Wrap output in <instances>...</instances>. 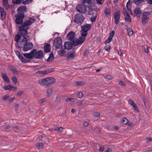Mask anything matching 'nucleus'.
Masks as SVG:
<instances>
[{
    "label": "nucleus",
    "instance_id": "c85d7f7f",
    "mask_svg": "<svg viewBox=\"0 0 152 152\" xmlns=\"http://www.w3.org/2000/svg\"><path fill=\"white\" fill-rule=\"evenodd\" d=\"M127 31L128 33L129 36H131L132 35L134 32L132 28H128L127 29Z\"/></svg>",
    "mask_w": 152,
    "mask_h": 152
},
{
    "label": "nucleus",
    "instance_id": "de8ad7c7",
    "mask_svg": "<svg viewBox=\"0 0 152 152\" xmlns=\"http://www.w3.org/2000/svg\"><path fill=\"white\" fill-rule=\"evenodd\" d=\"M75 99L72 98H67V99H66V102H67L68 101H70L72 102H74L75 101Z\"/></svg>",
    "mask_w": 152,
    "mask_h": 152
},
{
    "label": "nucleus",
    "instance_id": "13d9d810",
    "mask_svg": "<svg viewBox=\"0 0 152 152\" xmlns=\"http://www.w3.org/2000/svg\"><path fill=\"white\" fill-rule=\"evenodd\" d=\"M15 97H13L12 98H10L9 99H8V101L10 103H12L13 101L15 99Z\"/></svg>",
    "mask_w": 152,
    "mask_h": 152
},
{
    "label": "nucleus",
    "instance_id": "09e8293b",
    "mask_svg": "<svg viewBox=\"0 0 152 152\" xmlns=\"http://www.w3.org/2000/svg\"><path fill=\"white\" fill-rule=\"evenodd\" d=\"M112 39V38H111L110 37H109L107 39V40L105 41V42H104V44H106L107 43H110Z\"/></svg>",
    "mask_w": 152,
    "mask_h": 152
},
{
    "label": "nucleus",
    "instance_id": "2eb2a0df",
    "mask_svg": "<svg viewBox=\"0 0 152 152\" xmlns=\"http://www.w3.org/2000/svg\"><path fill=\"white\" fill-rule=\"evenodd\" d=\"M9 67L11 71L13 73L14 75H19V73L15 66L10 65L9 66Z\"/></svg>",
    "mask_w": 152,
    "mask_h": 152
},
{
    "label": "nucleus",
    "instance_id": "20e7f679",
    "mask_svg": "<svg viewBox=\"0 0 152 152\" xmlns=\"http://www.w3.org/2000/svg\"><path fill=\"white\" fill-rule=\"evenodd\" d=\"M91 25L89 24H86L81 26L82 31L81 35L86 37L88 34V31L90 29Z\"/></svg>",
    "mask_w": 152,
    "mask_h": 152
},
{
    "label": "nucleus",
    "instance_id": "bb28decb",
    "mask_svg": "<svg viewBox=\"0 0 152 152\" xmlns=\"http://www.w3.org/2000/svg\"><path fill=\"white\" fill-rule=\"evenodd\" d=\"M53 90L51 88H48L47 91V94L48 96H50L52 93Z\"/></svg>",
    "mask_w": 152,
    "mask_h": 152
},
{
    "label": "nucleus",
    "instance_id": "e2e57ef3",
    "mask_svg": "<svg viewBox=\"0 0 152 152\" xmlns=\"http://www.w3.org/2000/svg\"><path fill=\"white\" fill-rule=\"evenodd\" d=\"M96 1L98 4H103V0H96Z\"/></svg>",
    "mask_w": 152,
    "mask_h": 152
},
{
    "label": "nucleus",
    "instance_id": "37998d69",
    "mask_svg": "<svg viewBox=\"0 0 152 152\" xmlns=\"http://www.w3.org/2000/svg\"><path fill=\"white\" fill-rule=\"evenodd\" d=\"M23 0H12V2L15 4H18L22 2Z\"/></svg>",
    "mask_w": 152,
    "mask_h": 152
},
{
    "label": "nucleus",
    "instance_id": "ea45409f",
    "mask_svg": "<svg viewBox=\"0 0 152 152\" xmlns=\"http://www.w3.org/2000/svg\"><path fill=\"white\" fill-rule=\"evenodd\" d=\"M20 59L21 62L24 63H27L28 62V60L23 58V56L20 58Z\"/></svg>",
    "mask_w": 152,
    "mask_h": 152
},
{
    "label": "nucleus",
    "instance_id": "f3484780",
    "mask_svg": "<svg viewBox=\"0 0 152 152\" xmlns=\"http://www.w3.org/2000/svg\"><path fill=\"white\" fill-rule=\"evenodd\" d=\"M0 12L1 13V19L3 20L5 18L6 16V13L4 10L1 7H0Z\"/></svg>",
    "mask_w": 152,
    "mask_h": 152
},
{
    "label": "nucleus",
    "instance_id": "f704fd0d",
    "mask_svg": "<svg viewBox=\"0 0 152 152\" xmlns=\"http://www.w3.org/2000/svg\"><path fill=\"white\" fill-rule=\"evenodd\" d=\"M54 58L53 55V53H50V54L49 56L47 59V61L48 62L51 61Z\"/></svg>",
    "mask_w": 152,
    "mask_h": 152
},
{
    "label": "nucleus",
    "instance_id": "c03bdc74",
    "mask_svg": "<svg viewBox=\"0 0 152 152\" xmlns=\"http://www.w3.org/2000/svg\"><path fill=\"white\" fill-rule=\"evenodd\" d=\"M96 16V15H93L91 17V20L92 22H93L95 21Z\"/></svg>",
    "mask_w": 152,
    "mask_h": 152
},
{
    "label": "nucleus",
    "instance_id": "f8f14e48",
    "mask_svg": "<svg viewBox=\"0 0 152 152\" xmlns=\"http://www.w3.org/2000/svg\"><path fill=\"white\" fill-rule=\"evenodd\" d=\"M35 50L36 49H34L30 53H24L23 55L26 58L29 59H32L34 58V53Z\"/></svg>",
    "mask_w": 152,
    "mask_h": 152
},
{
    "label": "nucleus",
    "instance_id": "603ef678",
    "mask_svg": "<svg viewBox=\"0 0 152 152\" xmlns=\"http://www.w3.org/2000/svg\"><path fill=\"white\" fill-rule=\"evenodd\" d=\"M94 12H96V11L92 9H89V14L90 15H93V14L94 13Z\"/></svg>",
    "mask_w": 152,
    "mask_h": 152
},
{
    "label": "nucleus",
    "instance_id": "4468645a",
    "mask_svg": "<svg viewBox=\"0 0 152 152\" xmlns=\"http://www.w3.org/2000/svg\"><path fill=\"white\" fill-rule=\"evenodd\" d=\"M120 12L119 11H117L114 15V18L115 20V22L118 24L120 19Z\"/></svg>",
    "mask_w": 152,
    "mask_h": 152
},
{
    "label": "nucleus",
    "instance_id": "0e129e2a",
    "mask_svg": "<svg viewBox=\"0 0 152 152\" xmlns=\"http://www.w3.org/2000/svg\"><path fill=\"white\" fill-rule=\"evenodd\" d=\"M93 114L94 116L96 117H98L100 115V113L99 112L95 113Z\"/></svg>",
    "mask_w": 152,
    "mask_h": 152
},
{
    "label": "nucleus",
    "instance_id": "7ed1b4c3",
    "mask_svg": "<svg viewBox=\"0 0 152 152\" xmlns=\"http://www.w3.org/2000/svg\"><path fill=\"white\" fill-rule=\"evenodd\" d=\"M55 82V79L53 77H50L39 80V83L41 85H50L53 84Z\"/></svg>",
    "mask_w": 152,
    "mask_h": 152
},
{
    "label": "nucleus",
    "instance_id": "7c9ffc66",
    "mask_svg": "<svg viewBox=\"0 0 152 152\" xmlns=\"http://www.w3.org/2000/svg\"><path fill=\"white\" fill-rule=\"evenodd\" d=\"M12 79L13 84L15 85H16L18 83V81L16 77L15 76H14L12 77Z\"/></svg>",
    "mask_w": 152,
    "mask_h": 152
},
{
    "label": "nucleus",
    "instance_id": "aec40b11",
    "mask_svg": "<svg viewBox=\"0 0 152 152\" xmlns=\"http://www.w3.org/2000/svg\"><path fill=\"white\" fill-rule=\"evenodd\" d=\"M26 9V6L23 5L20 6L17 9L18 12H23L25 11Z\"/></svg>",
    "mask_w": 152,
    "mask_h": 152
},
{
    "label": "nucleus",
    "instance_id": "412c9836",
    "mask_svg": "<svg viewBox=\"0 0 152 152\" xmlns=\"http://www.w3.org/2000/svg\"><path fill=\"white\" fill-rule=\"evenodd\" d=\"M83 4L88 7L91 6V0H83Z\"/></svg>",
    "mask_w": 152,
    "mask_h": 152
},
{
    "label": "nucleus",
    "instance_id": "1a4fd4ad",
    "mask_svg": "<svg viewBox=\"0 0 152 152\" xmlns=\"http://www.w3.org/2000/svg\"><path fill=\"white\" fill-rule=\"evenodd\" d=\"M34 53V58L36 59H42L44 57V53L43 51L39 50L37 51H35Z\"/></svg>",
    "mask_w": 152,
    "mask_h": 152
},
{
    "label": "nucleus",
    "instance_id": "72a5a7b5",
    "mask_svg": "<svg viewBox=\"0 0 152 152\" xmlns=\"http://www.w3.org/2000/svg\"><path fill=\"white\" fill-rule=\"evenodd\" d=\"M104 12L105 15L107 16H109L110 14V10L108 8H106L104 11Z\"/></svg>",
    "mask_w": 152,
    "mask_h": 152
},
{
    "label": "nucleus",
    "instance_id": "69168bd1",
    "mask_svg": "<svg viewBox=\"0 0 152 152\" xmlns=\"http://www.w3.org/2000/svg\"><path fill=\"white\" fill-rule=\"evenodd\" d=\"M119 84L122 86H125V83L122 81H119Z\"/></svg>",
    "mask_w": 152,
    "mask_h": 152
},
{
    "label": "nucleus",
    "instance_id": "f03ea898",
    "mask_svg": "<svg viewBox=\"0 0 152 152\" xmlns=\"http://www.w3.org/2000/svg\"><path fill=\"white\" fill-rule=\"evenodd\" d=\"M35 20V19L33 18H31L28 20L25 21L24 23H22L21 26L19 27V34L21 38H23L24 37H21L20 36L22 37L26 36L28 32L27 30L29 26L34 22Z\"/></svg>",
    "mask_w": 152,
    "mask_h": 152
},
{
    "label": "nucleus",
    "instance_id": "9d476101",
    "mask_svg": "<svg viewBox=\"0 0 152 152\" xmlns=\"http://www.w3.org/2000/svg\"><path fill=\"white\" fill-rule=\"evenodd\" d=\"M16 19L15 21L17 24H20L23 22V19L24 17L23 14L18 13L15 15Z\"/></svg>",
    "mask_w": 152,
    "mask_h": 152
},
{
    "label": "nucleus",
    "instance_id": "423d86ee",
    "mask_svg": "<svg viewBox=\"0 0 152 152\" xmlns=\"http://www.w3.org/2000/svg\"><path fill=\"white\" fill-rule=\"evenodd\" d=\"M84 20V17L81 14L77 13L75 16L74 21L77 23H80Z\"/></svg>",
    "mask_w": 152,
    "mask_h": 152
},
{
    "label": "nucleus",
    "instance_id": "f257e3e1",
    "mask_svg": "<svg viewBox=\"0 0 152 152\" xmlns=\"http://www.w3.org/2000/svg\"><path fill=\"white\" fill-rule=\"evenodd\" d=\"M30 39L29 36H27L23 38H21L19 35L16 34L15 36V40L17 42V45L18 48H21L23 45V50L27 51L30 50L33 47L34 45L32 43L27 42Z\"/></svg>",
    "mask_w": 152,
    "mask_h": 152
},
{
    "label": "nucleus",
    "instance_id": "a878e982",
    "mask_svg": "<svg viewBox=\"0 0 152 152\" xmlns=\"http://www.w3.org/2000/svg\"><path fill=\"white\" fill-rule=\"evenodd\" d=\"M76 55V52L74 51L71 53H69L67 56V57L69 58L72 59Z\"/></svg>",
    "mask_w": 152,
    "mask_h": 152
},
{
    "label": "nucleus",
    "instance_id": "3c124183",
    "mask_svg": "<svg viewBox=\"0 0 152 152\" xmlns=\"http://www.w3.org/2000/svg\"><path fill=\"white\" fill-rule=\"evenodd\" d=\"M142 17H148L147 16L149 15V13L147 12H144L142 13Z\"/></svg>",
    "mask_w": 152,
    "mask_h": 152
},
{
    "label": "nucleus",
    "instance_id": "58836bf2",
    "mask_svg": "<svg viewBox=\"0 0 152 152\" xmlns=\"http://www.w3.org/2000/svg\"><path fill=\"white\" fill-rule=\"evenodd\" d=\"M64 129V128L62 127H59L54 129V130L58 132H61Z\"/></svg>",
    "mask_w": 152,
    "mask_h": 152
},
{
    "label": "nucleus",
    "instance_id": "39448f33",
    "mask_svg": "<svg viewBox=\"0 0 152 152\" xmlns=\"http://www.w3.org/2000/svg\"><path fill=\"white\" fill-rule=\"evenodd\" d=\"M85 37L81 36L78 38H75L72 42L75 46L81 45L85 41Z\"/></svg>",
    "mask_w": 152,
    "mask_h": 152
},
{
    "label": "nucleus",
    "instance_id": "0eeeda50",
    "mask_svg": "<svg viewBox=\"0 0 152 152\" xmlns=\"http://www.w3.org/2000/svg\"><path fill=\"white\" fill-rule=\"evenodd\" d=\"M87 7L83 4L77 5L76 7L77 11L80 13H84L87 11Z\"/></svg>",
    "mask_w": 152,
    "mask_h": 152
},
{
    "label": "nucleus",
    "instance_id": "a211bd4d",
    "mask_svg": "<svg viewBox=\"0 0 152 152\" xmlns=\"http://www.w3.org/2000/svg\"><path fill=\"white\" fill-rule=\"evenodd\" d=\"M65 48L67 49H71L72 48L73 44L69 42H66L64 44Z\"/></svg>",
    "mask_w": 152,
    "mask_h": 152
},
{
    "label": "nucleus",
    "instance_id": "b1692460",
    "mask_svg": "<svg viewBox=\"0 0 152 152\" xmlns=\"http://www.w3.org/2000/svg\"><path fill=\"white\" fill-rule=\"evenodd\" d=\"M149 19V18L148 17H142V24L145 25L148 22Z\"/></svg>",
    "mask_w": 152,
    "mask_h": 152
},
{
    "label": "nucleus",
    "instance_id": "680f3d73",
    "mask_svg": "<svg viewBox=\"0 0 152 152\" xmlns=\"http://www.w3.org/2000/svg\"><path fill=\"white\" fill-rule=\"evenodd\" d=\"M23 91H19L17 94V96H20L23 93Z\"/></svg>",
    "mask_w": 152,
    "mask_h": 152
},
{
    "label": "nucleus",
    "instance_id": "2f4dec72",
    "mask_svg": "<svg viewBox=\"0 0 152 152\" xmlns=\"http://www.w3.org/2000/svg\"><path fill=\"white\" fill-rule=\"evenodd\" d=\"M144 0H134V3L136 5H139L143 3Z\"/></svg>",
    "mask_w": 152,
    "mask_h": 152
},
{
    "label": "nucleus",
    "instance_id": "393cba45",
    "mask_svg": "<svg viewBox=\"0 0 152 152\" xmlns=\"http://www.w3.org/2000/svg\"><path fill=\"white\" fill-rule=\"evenodd\" d=\"M126 7L128 10L130 12L131 14L133 15V13L131 11V2L130 1H129L127 2Z\"/></svg>",
    "mask_w": 152,
    "mask_h": 152
},
{
    "label": "nucleus",
    "instance_id": "6e6d98bb",
    "mask_svg": "<svg viewBox=\"0 0 152 152\" xmlns=\"http://www.w3.org/2000/svg\"><path fill=\"white\" fill-rule=\"evenodd\" d=\"M32 1L31 0H26L25 1L23 2L22 3L23 4H27L30 3Z\"/></svg>",
    "mask_w": 152,
    "mask_h": 152
},
{
    "label": "nucleus",
    "instance_id": "c756f323",
    "mask_svg": "<svg viewBox=\"0 0 152 152\" xmlns=\"http://www.w3.org/2000/svg\"><path fill=\"white\" fill-rule=\"evenodd\" d=\"M124 17L126 22L129 23H130L131 22V20L130 17L129 15H128Z\"/></svg>",
    "mask_w": 152,
    "mask_h": 152
},
{
    "label": "nucleus",
    "instance_id": "4c0bfd02",
    "mask_svg": "<svg viewBox=\"0 0 152 152\" xmlns=\"http://www.w3.org/2000/svg\"><path fill=\"white\" fill-rule=\"evenodd\" d=\"M36 146L39 148H42L44 147L43 144L40 142L37 144Z\"/></svg>",
    "mask_w": 152,
    "mask_h": 152
},
{
    "label": "nucleus",
    "instance_id": "338daca9",
    "mask_svg": "<svg viewBox=\"0 0 152 152\" xmlns=\"http://www.w3.org/2000/svg\"><path fill=\"white\" fill-rule=\"evenodd\" d=\"M146 142H151L152 140V138L151 137H148L146 138Z\"/></svg>",
    "mask_w": 152,
    "mask_h": 152
},
{
    "label": "nucleus",
    "instance_id": "cd10ccee",
    "mask_svg": "<svg viewBox=\"0 0 152 152\" xmlns=\"http://www.w3.org/2000/svg\"><path fill=\"white\" fill-rule=\"evenodd\" d=\"M10 97V96L8 94H6L4 95L2 97V100L3 101L5 102Z\"/></svg>",
    "mask_w": 152,
    "mask_h": 152
},
{
    "label": "nucleus",
    "instance_id": "a19ab883",
    "mask_svg": "<svg viewBox=\"0 0 152 152\" xmlns=\"http://www.w3.org/2000/svg\"><path fill=\"white\" fill-rule=\"evenodd\" d=\"M15 52L16 55L18 57L19 59H20V58H21V57H22V55L20 53L19 51L17 50H15Z\"/></svg>",
    "mask_w": 152,
    "mask_h": 152
},
{
    "label": "nucleus",
    "instance_id": "473e14b6",
    "mask_svg": "<svg viewBox=\"0 0 152 152\" xmlns=\"http://www.w3.org/2000/svg\"><path fill=\"white\" fill-rule=\"evenodd\" d=\"M85 84V82L83 81H77L75 83V85L77 86H83Z\"/></svg>",
    "mask_w": 152,
    "mask_h": 152
},
{
    "label": "nucleus",
    "instance_id": "5fc2aeb1",
    "mask_svg": "<svg viewBox=\"0 0 152 152\" xmlns=\"http://www.w3.org/2000/svg\"><path fill=\"white\" fill-rule=\"evenodd\" d=\"M114 34L115 31H112L110 33L109 37L112 39V38L114 36Z\"/></svg>",
    "mask_w": 152,
    "mask_h": 152
},
{
    "label": "nucleus",
    "instance_id": "4be33fe9",
    "mask_svg": "<svg viewBox=\"0 0 152 152\" xmlns=\"http://www.w3.org/2000/svg\"><path fill=\"white\" fill-rule=\"evenodd\" d=\"M50 44H47L44 46V51L45 53H48L50 50Z\"/></svg>",
    "mask_w": 152,
    "mask_h": 152
},
{
    "label": "nucleus",
    "instance_id": "ddd939ff",
    "mask_svg": "<svg viewBox=\"0 0 152 152\" xmlns=\"http://www.w3.org/2000/svg\"><path fill=\"white\" fill-rule=\"evenodd\" d=\"M75 33L71 31L69 32L67 35V38L71 42H72L75 39Z\"/></svg>",
    "mask_w": 152,
    "mask_h": 152
},
{
    "label": "nucleus",
    "instance_id": "864d4df0",
    "mask_svg": "<svg viewBox=\"0 0 152 152\" xmlns=\"http://www.w3.org/2000/svg\"><path fill=\"white\" fill-rule=\"evenodd\" d=\"M122 121L124 124H127L128 122V121L126 118H124L123 119Z\"/></svg>",
    "mask_w": 152,
    "mask_h": 152
},
{
    "label": "nucleus",
    "instance_id": "5701e85b",
    "mask_svg": "<svg viewBox=\"0 0 152 152\" xmlns=\"http://www.w3.org/2000/svg\"><path fill=\"white\" fill-rule=\"evenodd\" d=\"M2 77L5 81L7 83H9V78L7 77L6 73H2Z\"/></svg>",
    "mask_w": 152,
    "mask_h": 152
},
{
    "label": "nucleus",
    "instance_id": "bf43d9fd",
    "mask_svg": "<svg viewBox=\"0 0 152 152\" xmlns=\"http://www.w3.org/2000/svg\"><path fill=\"white\" fill-rule=\"evenodd\" d=\"M60 100V96L59 95H57L56 98L55 100V102H57Z\"/></svg>",
    "mask_w": 152,
    "mask_h": 152
},
{
    "label": "nucleus",
    "instance_id": "dca6fc26",
    "mask_svg": "<svg viewBox=\"0 0 152 152\" xmlns=\"http://www.w3.org/2000/svg\"><path fill=\"white\" fill-rule=\"evenodd\" d=\"M134 12L135 16H137L138 18H140L142 11L140 8H137L135 9Z\"/></svg>",
    "mask_w": 152,
    "mask_h": 152
},
{
    "label": "nucleus",
    "instance_id": "79ce46f5",
    "mask_svg": "<svg viewBox=\"0 0 152 152\" xmlns=\"http://www.w3.org/2000/svg\"><path fill=\"white\" fill-rule=\"evenodd\" d=\"M11 85H9L7 86H6L3 87V88L4 90H10L11 89Z\"/></svg>",
    "mask_w": 152,
    "mask_h": 152
},
{
    "label": "nucleus",
    "instance_id": "6e6552de",
    "mask_svg": "<svg viewBox=\"0 0 152 152\" xmlns=\"http://www.w3.org/2000/svg\"><path fill=\"white\" fill-rule=\"evenodd\" d=\"M62 40L60 37L55 38L54 41L53 45L57 49L60 48L62 46Z\"/></svg>",
    "mask_w": 152,
    "mask_h": 152
},
{
    "label": "nucleus",
    "instance_id": "052dcab7",
    "mask_svg": "<svg viewBox=\"0 0 152 152\" xmlns=\"http://www.w3.org/2000/svg\"><path fill=\"white\" fill-rule=\"evenodd\" d=\"M46 100V99L45 98L40 99L39 101V103L40 104H42Z\"/></svg>",
    "mask_w": 152,
    "mask_h": 152
},
{
    "label": "nucleus",
    "instance_id": "a18cd8bd",
    "mask_svg": "<svg viewBox=\"0 0 152 152\" xmlns=\"http://www.w3.org/2000/svg\"><path fill=\"white\" fill-rule=\"evenodd\" d=\"M83 94L82 92L80 91L79 92L77 95V98H80L82 97L83 96Z\"/></svg>",
    "mask_w": 152,
    "mask_h": 152
},
{
    "label": "nucleus",
    "instance_id": "e433bc0d",
    "mask_svg": "<svg viewBox=\"0 0 152 152\" xmlns=\"http://www.w3.org/2000/svg\"><path fill=\"white\" fill-rule=\"evenodd\" d=\"M3 4L6 9H7L9 8V5L8 3V0H3Z\"/></svg>",
    "mask_w": 152,
    "mask_h": 152
},
{
    "label": "nucleus",
    "instance_id": "49530a36",
    "mask_svg": "<svg viewBox=\"0 0 152 152\" xmlns=\"http://www.w3.org/2000/svg\"><path fill=\"white\" fill-rule=\"evenodd\" d=\"M123 12L124 16L129 15V13L127 12L126 9L125 8H124L123 9Z\"/></svg>",
    "mask_w": 152,
    "mask_h": 152
},
{
    "label": "nucleus",
    "instance_id": "4d7b16f0",
    "mask_svg": "<svg viewBox=\"0 0 152 152\" xmlns=\"http://www.w3.org/2000/svg\"><path fill=\"white\" fill-rule=\"evenodd\" d=\"M11 89L10 90L15 91L17 90V87L11 85Z\"/></svg>",
    "mask_w": 152,
    "mask_h": 152
},
{
    "label": "nucleus",
    "instance_id": "8fccbe9b",
    "mask_svg": "<svg viewBox=\"0 0 152 152\" xmlns=\"http://www.w3.org/2000/svg\"><path fill=\"white\" fill-rule=\"evenodd\" d=\"M104 49L108 51H109L110 49V46L109 45H107L104 47Z\"/></svg>",
    "mask_w": 152,
    "mask_h": 152
},
{
    "label": "nucleus",
    "instance_id": "6ab92c4d",
    "mask_svg": "<svg viewBox=\"0 0 152 152\" xmlns=\"http://www.w3.org/2000/svg\"><path fill=\"white\" fill-rule=\"evenodd\" d=\"M128 103L129 104H130L131 106H132L134 108V110L137 111V112H138V110L137 108V107L136 106V105L135 104L134 102L131 100H128Z\"/></svg>",
    "mask_w": 152,
    "mask_h": 152
},
{
    "label": "nucleus",
    "instance_id": "c9c22d12",
    "mask_svg": "<svg viewBox=\"0 0 152 152\" xmlns=\"http://www.w3.org/2000/svg\"><path fill=\"white\" fill-rule=\"evenodd\" d=\"M64 50L63 49H61L58 51V54L61 56H62L64 55L65 53Z\"/></svg>",
    "mask_w": 152,
    "mask_h": 152
},
{
    "label": "nucleus",
    "instance_id": "774afa93",
    "mask_svg": "<svg viewBox=\"0 0 152 152\" xmlns=\"http://www.w3.org/2000/svg\"><path fill=\"white\" fill-rule=\"evenodd\" d=\"M96 40L98 42L100 43L101 42V40L100 39V38L99 37H97Z\"/></svg>",
    "mask_w": 152,
    "mask_h": 152
},
{
    "label": "nucleus",
    "instance_id": "9b49d317",
    "mask_svg": "<svg viewBox=\"0 0 152 152\" xmlns=\"http://www.w3.org/2000/svg\"><path fill=\"white\" fill-rule=\"evenodd\" d=\"M53 69H49L44 70L42 71H40L37 72V73L40 75H44L53 72Z\"/></svg>",
    "mask_w": 152,
    "mask_h": 152
}]
</instances>
